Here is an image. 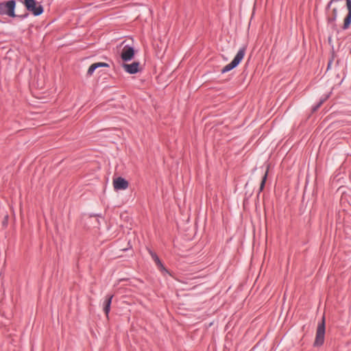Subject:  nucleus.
Returning <instances> with one entry per match:
<instances>
[{"label":"nucleus","instance_id":"8","mask_svg":"<svg viewBox=\"0 0 351 351\" xmlns=\"http://www.w3.org/2000/svg\"><path fill=\"white\" fill-rule=\"evenodd\" d=\"M125 71L129 73L133 74L138 71L139 64L138 62H133L132 64H123V65Z\"/></svg>","mask_w":351,"mask_h":351},{"label":"nucleus","instance_id":"11","mask_svg":"<svg viewBox=\"0 0 351 351\" xmlns=\"http://www.w3.org/2000/svg\"><path fill=\"white\" fill-rule=\"evenodd\" d=\"M337 18V8H334L332 9V15L330 16H329V18H328V21H329V22L332 23L336 21Z\"/></svg>","mask_w":351,"mask_h":351},{"label":"nucleus","instance_id":"10","mask_svg":"<svg viewBox=\"0 0 351 351\" xmlns=\"http://www.w3.org/2000/svg\"><path fill=\"white\" fill-rule=\"evenodd\" d=\"M112 297H113V295L108 296L104 302V311L107 316L110 310V304H111Z\"/></svg>","mask_w":351,"mask_h":351},{"label":"nucleus","instance_id":"5","mask_svg":"<svg viewBox=\"0 0 351 351\" xmlns=\"http://www.w3.org/2000/svg\"><path fill=\"white\" fill-rule=\"evenodd\" d=\"M113 186L115 190H125L128 187V182L121 177L113 180Z\"/></svg>","mask_w":351,"mask_h":351},{"label":"nucleus","instance_id":"3","mask_svg":"<svg viewBox=\"0 0 351 351\" xmlns=\"http://www.w3.org/2000/svg\"><path fill=\"white\" fill-rule=\"evenodd\" d=\"M324 335H325V317L324 316L322 317V322L318 324L316 337L314 342L315 346H321L324 341Z\"/></svg>","mask_w":351,"mask_h":351},{"label":"nucleus","instance_id":"13","mask_svg":"<svg viewBox=\"0 0 351 351\" xmlns=\"http://www.w3.org/2000/svg\"><path fill=\"white\" fill-rule=\"evenodd\" d=\"M267 172H265L263 178V180L261 181V186H260V191H262L264 188V186H265V181H266V179H267Z\"/></svg>","mask_w":351,"mask_h":351},{"label":"nucleus","instance_id":"1","mask_svg":"<svg viewBox=\"0 0 351 351\" xmlns=\"http://www.w3.org/2000/svg\"><path fill=\"white\" fill-rule=\"evenodd\" d=\"M15 6L16 3L14 0L0 3V14L15 17Z\"/></svg>","mask_w":351,"mask_h":351},{"label":"nucleus","instance_id":"2","mask_svg":"<svg viewBox=\"0 0 351 351\" xmlns=\"http://www.w3.org/2000/svg\"><path fill=\"white\" fill-rule=\"evenodd\" d=\"M245 53V48L243 47L239 50L233 60L226 65L221 70V73H226L235 68L243 59Z\"/></svg>","mask_w":351,"mask_h":351},{"label":"nucleus","instance_id":"12","mask_svg":"<svg viewBox=\"0 0 351 351\" xmlns=\"http://www.w3.org/2000/svg\"><path fill=\"white\" fill-rule=\"evenodd\" d=\"M152 256L153 258V259L154 260V261L156 262V263L161 268H163V266L160 262V261L159 260L158 257L155 254H152Z\"/></svg>","mask_w":351,"mask_h":351},{"label":"nucleus","instance_id":"14","mask_svg":"<svg viewBox=\"0 0 351 351\" xmlns=\"http://www.w3.org/2000/svg\"><path fill=\"white\" fill-rule=\"evenodd\" d=\"M343 0H331L329 3H328V7H330V5H332L333 3L337 2V1H342Z\"/></svg>","mask_w":351,"mask_h":351},{"label":"nucleus","instance_id":"4","mask_svg":"<svg viewBox=\"0 0 351 351\" xmlns=\"http://www.w3.org/2000/svg\"><path fill=\"white\" fill-rule=\"evenodd\" d=\"M24 4L27 10L32 12L35 16L40 15L43 12L42 5L35 0H24Z\"/></svg>","mask_w":351,"mask_h":351},{"label":"nucleus","instance_id":"6","mask_svg":"<svg viewBox=\"0 0 351 351\" xmlns=\"http://www.w3.org/2000/svg\"><path fill=\"white\" fill-rule=\"evenodd\" d=\"M134 55V49L129 46H125L122 50L121 56L123 61H129L132 59Z\"/></svg>","mask_w":351,"mask_h":351},{"label":"nucleus","instance_id":"7","mask_svg":"<svg viewBox=\"0 0 351 351\" xmlns=\"http://www.w3.org/2000/svg\"><path fill=\"white\" fill-rule=\"evenodd\" d=\"M346 7L348 10V14L344 19L343 29H347L351 24V0H346Z\"/></svg>","mask_w":351,"mask_h":351},{"label":"nucleus","instance_id":"9","mask_svg":"<svg viewBox=\"0 0 351 351\" xmlns=\"http://www.w3.org/2000/svg\"><path fill=\"white\" fill-rule=\"evenodd\" d=\"M109 65L105 62H97L91 64L88 70V75H92L96 69L99 67H108Z\"/></svg>","mask_w":351,"mask_h":351}]
</instances>
